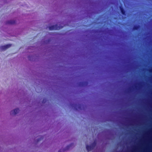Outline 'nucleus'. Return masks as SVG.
Masks as SVG:
<instances>
[{"label":"nucleus","instance_id":"obj_1","mask_svg":"<svg viewBox=\"0 0 152 152\" xmlns=\"http://www.w3.org/2000/svg\"><path fill=\"white\" fill-rule=\"evenodd\" d=\"M63 26H58L57 24H56L54 25H53L50 26H49V29L50 30H59L62 28H63Z\"/></svg>","mask_w":152,"mask_h":152},{"label":"nucleus","instance_id":"obj_2","mask_svg":"<svg viewBox=\"0 0 152 152\" xmlns=\"http://www.w3.org/2000/svg\"><path fill=\"white\" fill-rule=\"evenodd\" d=\"M101 57H112L111 56H101ZM112 57H152V56H113Z\"/></svg>","mask_w":152,"mask_h":152},{"label":"nucleus","instance_id":"obj_3","mask_svg":"<svg viewBox=\"0 0 152 152\" xmlns=\"http://www.w3.org/2000/svg\"><path fill=\"white\" fill-rule=\"evenodd\" d=\"M11 45V44H7L5 45L1 46V50H4L10 47Z\"/></svg>","mask_w":152,"mask_h":152},{"label":"nucleus","instance_id":"obj_4","mask_svg":"<svg viewBox=\"0 0 152 152\" xmlns=\"http://www.w3.org/2000/svg\"><path fill=\"white\" fill-rule=\"evenodd\" d=\"M120 9L121 14L123 15H126V11L124 10V9L123 8V7H122L121 6H120Z\"/></svg>","mask_w":152,"mask_h":152},{"label":"nucleus","instance_id":"obj_5","mask_svg":"<svg viewBox=\"0 0 152 152\" xmlns=\"http://www.w3.org/2000/svg\"><path fill=\"white\" fill-rule=\"evenodd\" d=\"M19 111V109H16L11 111V114L12 115H15L18 113Z\"/></svg>","mask_w":152,"mask_h":152},{"label":"nucleus","instance_id":"obj_6","mask_svg":"<svg viewBox=\"0 0 152 152\" xmlns=\"http://www.w3.org/2000/svg\"><path fill=\"white\" fill-rule=\"evenodd\" d=\"M15 21L14 20H11L7 22V23L10 24H13L15 23Z\"/></svg>","mask_w":152,"mask_h":152},{"label":"nucleus","instance_id":"obj_7","mask_svg":"<svg viewBox=\"0 0 152 152\" xmlns=\"http://www.w3.org/2000/svg\"><path fill=\"white\" fill-rule=\"evenodd\" d=\"M140 26L136 25L134 26L133 29V30H137L140 28Z\"/></svg>","mask_w":152,"mask_h":152},{"label":"nucleus","instance_id":"obj_8","mask_svg":"<svg viewBox=\"0 0 152 152\" xmlns=\"http://www.w3.org/2000/svg\"><path fill=\"white\" fill-rule=\"evenodd\" d=\"M86 149L88 151L91 150L92 149V147L91 146L87 145L86 146Z\"/></svg>","mask_w":152,"mask_h":152},{"label":"nucleus","instance_id":"obj_9","mask_svg":"<svg viewBox=\"0 0 152 152\" xmlns=\"http://www.w3.org/2000/svg\"><path fill=\"white\" fill-rule=\"evenodd\" d=\"M28 57H30V56H29Z\"/></svg>","mask_w":152,"mask_h":152},{"label":"nucleus","instance_id":"obj_10","mask_svg":"<svg viewBox=\"0 0 152 152\" xmlns=\"http://www.w3.org/2000/svg\"><path fill=\"white\" fill-rule=\"evenodd\" d=\"M148 58H149V57H148Z\"/></svg>","mask_w":152,"mask_h":152}]
</instances>
